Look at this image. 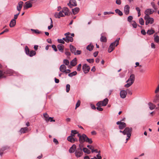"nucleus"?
Returning <instances> with one entry per match:
<instances>
[{
  "mask_svg": "<svg viewBox=\"0 0 159 159\" xmlns=\"http://www.w3.org/2000/svg\"><path fill=\"white\" fill-rule=\"evenodd\" d=\"M77 136L79 137V141L81 144L85 142L88 143L89 144H91L93 141L91 139L89 138L84 134L80 135V134H78Z\"/></svg>",
  "mask_w": 159,
  "mask_h": 159,
  "instance_id": "1",
  "label": "nucleus"
},
{
  "mask_svg": "<svg viewBox=\"0 0 159 159\" xmlns=\"http://www.w3.org/2000/svg\"><path fill=\"white\" fill-rule=\"evenodd\" d=\"M120 39V38H118L115 41L111 44L108 50L109 52H112L114 49L115 47L117 46L118 45Z\"/></svg>",
  "mask_w": 159,
  "mask_h": 159,
  "instance_id": "2",
  "label": "nucleus"
},
{
  "mask_svg": "<svg viewBox=\"0 0 159 159\" xmlns=\"http://www.w3.org/2000/svg\"><path fill=\"white\" fill-rule=\"evenodd\" d=\"M135 80V76L133 74H131L129 78L126 81L127 83L125 84V87L126 88H128L131 86L134 83Z\"/></svg>",
  "mask_w": 159,
  "mask_h": 159,
  "instance_id": "3",
  "label": "nucleus"
},
{
  "mask_svg": "<svg viewBox=\"0 0 159 159\" xmlns=\"http://www.w3.org/2000/svg\"><path fill=\"white\" fill-rule=\"evenodd\" d=\"M132 130V129L131 128L126 127L124 131H122L120 130V133H122L124 135L126 134L128 137L130 138L131 136V133Z\"/></svg>",
  "mask_w": 159,
  "mask_h": 159,
  "instance_id": "4",
  "label": "nucleus"
},
{
  "mask_svg": "<svg viewBox=\"0 0 159 159\" xmlns=\"http://www.w3.org/2000/svg\"><path fill=\"white\" fill-rule=\"evenodd\" d=\"M144 19L146 20L145 24L146 25H147L149 24H152L154 22L153 19L150 17L149 16H145Z\"/></svg>",
  "mask_w": 159,
  "mask_h": 159,
  "instance_id": "5",
  "label": "nucleus"
},
{
  "mask_svg": "<svg viewBox=\"0 0 159 159\" xmlns=\"http://www.w3.org/2000/svg\"><path fill=\"white\" fill-rule=\"evenodd\" d=\"M33 0H30L26 2L24 5V8L25 9H27L32 7V1Z\"/></svg>",
  "mask_w": 159,
  "mask_h": 159,
  "instance_id": "6",
  "label": "nucleus"
},
{
  "mask_svg": "<svg viewBox=\"0 0 159 159\" xmlns=\"http://www.w3.org/2000/svg\"><path fill=\"white\" fill-rule=\"evenodd\" d=\"M83 154L82 149H77L75 152V156L77 157H80Z\"/></svg>",
  "mask_w": 159,
  "mask_h": 159,
  "instance_id": "7",
  "label": "nucleus"
},
{
  "mask_svg": "<svg viewBox=\"0 0 159 159\" xmlns=\"http://www.w3.org/2000/svg\"><path fill=\"white\" fill-rule=\"evenodd\" d=\"M82 69L84 73H87L89 72L90 69V67L86 64H84L83 66Z\"/></svg>",
  "mask_w": 159,
  "mask_h": 159,
  "instance_id": "8",
  "label": "nucleus"
},
{
  "mask_svg": "<svg viewBox=\"0 0 159 159\" xmlns=\"http://www.w3.org/2000/svg\"><path fill=\"white\" fill-rule=\"evenodd\" d=\"M63 13L62 11H61L59 13H55L54 14V16L57 18H60L61 17H64L65 16Z\"/></svg>",
  "mask_w": 159,
  "mask_h": 159,
  "instance_id": "9",
  "label": "nucleus"
},
{
  "mask_svg": "<svg viewBox=\"0 0 159 159\" xmlns=\"http://www.w3.org/2000/svg\"><path fill=\"white\" fill-rule=\"evenodd\" d=\"M67 5L70 8H72L73 6H76L77 5L76 1L75 0H70Z\"/></svg>",
  "mask_w": 159,
  "mask_h": 159,
  "instance_id": "10",
  "label": "nucleus"
},
{
  "mask_svg": "<svg viewBox=\"0 0 159 159\" xmlns=\"http://www.w3.org/2000/svg\"><path fill=\"white\" fill-rule=\"evenodd\" d=\"M108 102V99L107 98H106L103 101H99L98 103H99L100 104H101L102 106H105L107 104Z\"/></svg>",
  "mask_w": 159,
  "mask_h": 159,
  "instance_id": "11",
  "label": "nucleus"
},
{
  "mask_svg": "<svg viewBox=\"0 0 159 159\" xmlns=\"http://www.w3.org/2000/svg\"><path fill=\"white\" fill-rule=\"evenodd\" d=\"M154 12V10L151 9H148L145 11V16H149V15L152 14Z\"/></svg>",
  "mask_w": 159,
  "mask_h": 159,
  "instance_id": "12",
  "label": "nucleus"
},
{
  "mask_svg": "<svg viewBox=\"0 0 159 159\" xmlns=\"http://www.w3.org/2000/svg\"><path fill=\"white\" fill-rule=\"evenodd\" d=\"M62 11L65 16H68L70 14L69 10L68 8L66 7H64L62 8Z\"/></svg>",
  "mask_w": 159,
  "mask_h": 159,
  "instance_id": "13",
  "label": "nucleus"
},
{
  "mask_svg": "<svg viewBox=\"0 0 159 159\" xmlns=\"http://www.w3.org/2000/svg\"><path fill=\"white\" fill-rule=\"evenodd\" d=\"M127 95V92L126 91L123 90H121L120 93V97L122 98H125Z\"/></svg>",
  "mask_w": 159,
  "mask_h": 159,
  "instance_id": "14",
  "label": "nucleus"
},
{
  "mask_svg": "<svg viewBox=\"0 0 159 159\" xmlns=\"http://www.w3.org/2000/svg\"><path fill=\"white\" fill-rule=\"evenodd\" d=\"M23 2L22 1L18 3V5L17 6L16 8L17 11L20 12L21 9L22 8Z\"/></svg>",
  "mask_w": 159,
  "mask_h": 159,
  "instance_id": "15",
  "label": "nucleus"
},
{
  "mask_svg": "<svg viewBox=\"0 0 159 159\" xmlns=\"http://www.w3.org/2000/svg\"><path fill=\"white\" fill-rule=\"evenodd\" d=\"M124 11L126 15L129 14V7L128 5H127L125 6L124 9Z\"/></svg>",
  "mask_w": 159,
  "mask_h": 159,
  "instance_id": "16",
  "label": "nucleus"
},
{
  "mask_svg": "<svg viewBox=\"0 0 159 159\" xmlns=\"http://www.w3.org/2000/svg\"><path fill=\"white\" fill-rule=\"evenodd\" d=\"M66 67L64 64L62 65L60 67V70L63 73H65L66 72Z\"/></svg>",
  "mask_w": 159,
  "mask_h": 159,
  "instance_id": "17",
  "label": "nucleus"
},
{
  "mask_svg": "<svg viewBox=\"0 0 159 159\" xmlns=\"http://www.w3.org/2000/svg\"><path fill=\"white\" fill-rule=\"evenodd\" d=\"M76 148V146L75 144H73L69 149V152L70 153H73L75 151Z\"/></svg>",
  "mask_w": 159,
  "mask_h": 159,
  "instance_id": "18",
  "label": "nucleus"
},
{
  "mask_svg": "<svg viewBox=\"0 0 159 159\" xmlns=\"http://www.w3.org/2000/svg\"><path fill=\"white\" fill-rule=\"evenodd\" d=\"M16 24V20L15 19H12L10 21L9 26L11 27H14Z\"/></svg>",
  "mask_w": 159,
  "mask_h": 159,
  "instance_id": "19",
  "label": "nucleus"
},
{
  "mask_svg": "<svg viewBox=\"0 0 159 159\" xmlns=\"http://www.w3.org/2000/svg\"><path fill=\"white\" fill-rule=\"evenodd\" d=\"M57 48L58 50L61 52H63L64 46L62 44H59L57 46Z\"/></svg>",
  "mask_w": 159,
  "mask_h": 159,
  "instance_id": "20",
  "label": "nucleus"
},
{
  "mask_svg": "<svg viewBox=\"0 0 159 159\" xmlns=\"http://www.w3.org/2000/svg\"><path fill=\"white\" fill-rule=\"evenodd\" d=\"M77 63V59L76 58H74L70 62V65L73 66H75Z\"/></svg>",
  "mask_w": 159,
  "mask_h": 159,
  "instance_id": "21",
  "label": "nucleus"
},
{
  "mask_svg": "<svg viewBox=\"0 0 159 159\" xmlns=\"http://www.w3.org/2000/svg\"><path fill=\"white\" fill-rule=\"evenodd\" d=\"M148 105L149 106V109L151 110L154 109L156 107V105L151 102H149Z\"/></svg>",
  "mask_w": 159,
  "mask_h": 159,
  "instance_id": "22",
  "label": "nucleus"
},
{
  "mask_svg": "<svg viewBox=\"0 0 159 159\" xmlns=\"http://www.w3.org/2000/svg\"><path fill=\"white\" fill-rule=\"evenodd\" d=\"M126 124L124 122H122L119 125V128L120 129H122L126 127Z\"/></svg>",
  "mask_w": 159,
  "mask_h": 159,
  "instance_id": "23",
  "label": "nucleus"
},
{
  "mask_svg": "<svg viewBox=\"0 0 159 159\" xmlns=\"http://www.w3.org/2000/svg\"><path fill=\"white\" fill-rule=\"evenodd\" d=\"M73 38L71 36H66V42L68 43L69 42H72L73 41Z\"/></svg>",
  "mask_w": 159,
  "mask_h": 159,
  "instance_id": "24",
  "label": "nucleus"
},
{
  "mask_svg": "<svg viewBox=\"0 0 159 159\" xmlns=\"http://www.w3.org/2000/svg\"><path fill=\"white\" fill-rule=\"evenodd\" d=\"M96 106L97 107H96V109L99 111H103V109L101 107L102 106L101 104H100L99 103H97L96 104Z\"/></svg>",
  "mask_w": 159,
  "mask_h": 159,
  "instance_id": "25",
  "label": "nucleus"
},
{
  "mask_svg": "<svg viewBox=\"0 0 159 159\" xmlns=\"http://www.w3.org/2000/svg\"><path fill=\"white\" fill-rule=\"evenodd\" d=\"M79 8L78 7H75L74 9H72L73 14L74 15L76 14L79 11Z\"/></svg>",
  "mask_w": 159,
  "mask_h": 159,
  "instance_id": "26",
  "label": "nucleus"
},
{
  "mask_svg": "<svg viewBox=\"0 0 159 159\" xmlns=\"http://www.w3.org/2000/svg\"><path fill=\"white\" fill-rule=\"evenodd\" d=\"M100 41L101 42H106L107 41L106 38L103 36L102 34H101V37L100 38Z\"/></svg>",
  "mask_w": 159,
  "mask_h": 159,
  "instance_id": "27",
  "label": "nucleus"
},
{
  "mask_svg": "<svg viewBox=\"0 0 159 159\" xmlns=\"http://www.w3.org/2000/svg\"><path fill=\"white\" fill-rule=\"evenodd\" d=\"M93 47V46L90 44L86 48L88 50L90 51H91L92 50Z\"/></svg>",
  "mask_w": 159,
  "mask_h": 159,
  "instance_id": "28",
  "label": "nucleus"
},
{
  "mask_svg": "<svg viewBox=\"0 0 159 159\" xmlns=\"http://www.w3.org/2000/svg\"><path fill=\"white\" fill-rule=\"evenodd\" d=\"M70 48L71 52L73 53H74L76 51L75 48L71 45H70Z\"/></svg>",
  "mask_w": 159,
  "mask_h": 159,
  "instance_id": "29",
  "label": "nucleus"
},
{
  "mask_svg": "<svg viewBox=\"0 0 159 159\" xmlns=\"http://www.w3.org/2000/svg\"><path fill=\"white\" fill-rule=\"evenodd\" d=\"M43 116L45 119V120L47 122L49 121V116L47 113H45L43 114Z\"/></svg>",
  "mask_w": 159,
  "mask_h": 159,
  "instance_id": "30",
  "label": "nucleus"
},
{
  "mask_svg": "<svg viewBox=\"0 0 159 159\" xmlns=\"http://www.w3.org/2000/svg\"><path fill=\"white\" fill-rule=\"evenodd\" d=\"M67 140L72 143H74L75 142L74 138L71 136H68L67 138Z\"/></svg>",
  "mask_w": 159,
  "mask_h": 159,
  "instance_id": "31",
  "label": "nucleus"
},
{
  "mask_svg": "<svg viewBox=\"0 0 159 159\" xmlns=\"http://www.w3.org/2000/svg\"><path fill=\"white\" fill-rule=\"evenodd\" d=\"M36 52L34 50H32L30 52L29 54H28V55H29L30 57H33L36 54Z\"/></svg>",
  "mask_w": 159,
  "mask_h": 159,
  "instance_id": "32",
  "label": "nucleus"
},
{
  "mask_svg": "<svg viewBox=\"0 0 159 159\" xmlns=\"http://www.w3.org/2000/svg\"><path fill=\"white\" fill-rule=\"evenodd\" d=\"M154 40L155 42L157 43H158L159 42V36L155 34L154 35Z\"/></svg>",
  "mask_w": 159,
  "mask_h": 159,
  "instance_id": "33",
  "label": "nucleus"
},
{
  "mask_svg": "<svg viewBox=\"0 0 159 159\" xmlns=\"http://www.w3.org/2000/svg\"><path fill=\"white\" fill-rule=\"evenodd\" d=\"M28 129L27 127L22 128L20 129V131L21 133H25V131H27Z\"/></svg>",
  "mask_w": 159,
  "mask_h": 159,
  "instance_id": "34",
  "label": "nucleus"
},
{
  "mask_svg": "<svg viewBox=\"0 0 159 159\" xmlns=\"http://www.w3.org/2000/svg\"><path fill=\"white\" fill-rule=\"evenodd\" d=\"M155 33V31L152 29L148 30L147 32V33L149 35H151Z\"/></svg>",
  "mask_w": 159,
  "mask_h": 159,
  "instance_id": "35",
  "label": "nucleus"
},
{
  "mask_svg": "<svg viewBox=\"0 0 159 159\" xmlns=\"http://www.w3.org/2000/svg\"><path fill=\"white\" fill-rule=\"evenodd\" d=\"M31 31L33 32L34 33L37 34H40L41 33V31H39L38 30H34L33 29H31Z\"/></svg>",
  "mask_w": 159,
  "mask_h": 159,
  "instance_id": "36",
  "label": "nucleus"
},
{
  "mask_svg": "<svg viewBox=\"0 0 159 159\" xmlns=\"http://www.w3.org/2000/svg\"><path fill=\"white\" fill-rule=\"evenodd\" d=\"M115 12L118 13V15L120 16H121L123 15V13L122 11H121L119 9H116L115 10Z\"/></svg>",
  "mask_w": 159,
  "mask_h": 159,
  "instance_id": "37",
  "label": "nucleus"
},
{
  "mask_svg": "<svg viewBox=\"0 0 159 159\" xmlns=\"http://www.w3.org/2000/svg\"><path fill=\"white\" fill-rule=\"evenodd\" d=\"M83 151L84 152L88 154H89L90 153V151L87 148H84Z\"/></svg>",
  "mask_w": 159,
  "mask_h": 159,
  "instance_id": "38",
  "label": "nucleus"
},
{
  "mask_svg": "<svg viewBox=\"0 0 159 159\" xmlns=\"http://www.w3.org/2000/svg\"><path fill=\"white\" fill-rule=\"evenodd\" d=\"M50 19L51 20V24L50 26H48V30H50L51 29H52L53 26V22L52 20V19L51 18H50Z\"/></svg>",
  "mask_w": 159,
  "mask_h": 159,
  "instance_id": "39",
  "label": "nucleus"
},
{
  "mask_svg": "<svg viewBox=\"0 0 159 159\" xmlns=\"http://www.w3.org/2000/svg\"><path fill=\"white\" fill-rule=\"evenodd\" d=\"M25 48L26 54L28 55V54H29L30 50L28 46H25Z\"/></svg>",
  "mask_w": 159,
  "mask_h": 159,
  "instance_id": "40",
  "label": "nucleus"
},
{
  "mask_svg": "<svg viewBox=\"0 0 159 159\" xmlns=\"http://www.w3.org/2000/svg\"><path fill=\"white\" fill-rule=\"evenodd\" d=\"M77 74V73L76 71H74L71 73H69L68 74V76L70 77H72L73 76Z\"/></svg>",
  "mask_w": 159,
  "mask_h": 159,
  "instance_id": "41",
  "label": "nucleus"
},
{
  "mask_svg": "<svg viewBox=\"0 0 159 159\" xmlns=\"http://www.w3.org/2000/svg\"><path fill=\"white\" fill-rule=\"evenodd\" d=\"M63 63L66 66L69 65V61L66 59H64L63 61Z\"/></svg>",
  "mask_w": 159,
  "mask_h": 159,
  "instance_id": "42",
  "label": "nucleus"
},
{
  "mask_svg": "<svg viewBox=\"0 0 159 159\" xmlns=\"http://www.w3.org/2000/svg\"><path fill=\"white\" fill-rule=\"evenodd\" d=\"M139 22L140 25H143L144 24V21L143 19L142 18H140L139 20Z\"/></svg>",
  "mask_w": 159,
  "mask_h": 159,
  "instance_id": "43",
  "label": "nucleus"
},
{
  "mask_svg": "<svg viewBox=\"0 0 159 159\" xmlns=\"http://www.w3.org/2000/svg\"><path fill=\"white\" fill-rule=\"evenodd\" d=\"M131 24L134 28H136L137 27V24L135 21H132Z\"/></svg>",
  "mask_w": 159,
  "mask_h": 159,
  "instance_id": "44",
  "label": "nucleus"
},
{
  "mask_svg": "<svg viewBox=\"0 0 159 159\" xmlns=\"http://www.w3.org/2000/svg\"><path fill=\"white\" fill-rule=\"evenodd\" d=\"M70 84H67L66 85V92L67 93H68L69 91L70 90Z\"/></svg>",
  "mask_w": 159,
  "mask_h": 159,
  "instance_id": "45",
  "label": "nucleus"
},
{
  "mask_svg": "<svg viewBox=\"0 0 159 159\" xmlns=\"http://www.w3.org/2000/svg\"><path fill=\"white\" fill-rule=\"evenodd\" d=\"M80 104V100L78 101L75 106V109L79 107Z\"/></svg>",
  "mask_w": 159,
  "mask_h": 159,
  "instance_id": "46",
  "label": "nucleus"
},
{
  "mask_svg": "<svg viewBox=\"0 0 159 159\" xmlns=\"http://www.w3.org/2000/svg\"><path fill=\"white\" fill-rule=\"evenodd\" d=\"M5 77L4 75V73L2 71L0 70V78Z\"/></svg>",
  "mask_w": 159,
  "mask_h": 159,
  "instance_id": "47",
  "label": "nucleus"
},
{
  "mask_svg": "<svg viewBox=\"0 0 159 159\" xmlns=\"http://www.w3.org/2000/svg\"><path fill=\"white\" fill-rule=\"evenodd\" d=\"M114 14V12L109 11V12H107V11H105L104 12V14L105 15H109L110 14Z\"/></svg>",
  "mask_w": 159,
  "mask_h": 159,
  "instance_id": "48",
  "label": "nucleus"
},
{
  "mask_svg": "<svg viewBox=\"0 0 159 159\" xmlns=\"http://www.w3.org/2000/svg\"><path fill=\"white\" fill-rule=\"evenodd\" d=\"M133 18V17L132 16H129L128 17L127 20L129 22H130L131 20H132Z\"/></svg>",
  "mask_w": 159,
  "mask_h": 159,
  "instance_id": "49",
  "label": "nucleus"
},
{
  "mask_svg": "<svg viewBox=\"0 0 159 159\" xmlns=\"http://www.w3.org/2000/svg\"><path fill=\"white\" fill-rule=\"evenodd\" d=\"M57 41L59 43H61L62 44H64L65 42L63 39H57Z\"/></svg>",
  "mask_w": 159,
  "mask_h": 159,
  "instance_id": "50",
  "label": "nucleus"
},
{
  "mask_svg": "<svg viewBox=\"0 0 159 159\" xmlns=\"http://www.w3.org/2000/svg\"><path fill=\"white\" fill-rule=\"evenodd\" d=\"M81 53V51L80 50H77L76 52H75L74 54L75 55H80Z\"/></svg>",
  "mask_w": 159,
  "mask_h": 159,
  "instance_id": "51",
  "label": "nucleus"
},
{
  "mask_svg": "<svg viewBox=\"0 0 159 159\" xmlns=\"http://www.w3.org/2000/svg\"><path fill=\"white\" fill-rule=\"evenodd\" d=\"M87 61L90 63H92L94 62V59H87Z\"/></svg>",
  "mask_w": 159,
  "mask_h": 159,
  "instance_id": "52",
  "label": "nucleus"
},
{
  "mask_svg": "<svg viewBox=\"0 0 159 159\" xmlns=\"http://www.w3.org/2000/svg\"><path fill=\"white\" fill-rule=\"evenodd\" d=\"M52 48H53L55 52H57V51L56 47L55 45H52Z\"/></svg>",
  "mask_w": 159,
  "mask_h": 159,
  "instance_id": "53",
  "label": "nucleus"
},
{
  "mask_svg": "<svg viewBox=\"0 0 159 159\" xmlns=\"http://www.w3.org/2000/svg\"><path fill=\"white\" fill-rule=\"evenodd\" d=\"M151 4L153 8H154L155 10L157 9V8L156 7L154 2H151Z\"/></svg>",
  "mask_w": 159,
  "mask_h": 159,
  "instance_id": "54",
  "label": "nucleus"
},
{
  "mask_svg": "<svg viewBox=\"0 0 159 159\" xmlns=\"http://www.w3.org/2000/svg\"><path fill=\"white\" fill-rule=\"evenodd\" d=\"M81 64H79L77 67V70L78 71H80V70H81Z\"/></svg>",
  "mask_w": 159,
  "mask_h": 159,
  "instance_id": "55",
  "label": "nucleus"
},
{
  "mask_svg": "<svg viewBox=\"0 0 159 159\" xmlns=\"http://www.w3.org/2000/svg\"><path fill=\"white\" fill-rule=\"evenodd\" d=\"M19 14H20V12H19L16 15H14V19H15V20L16 19H17L18 16Z\"/></svg>",
  "mask_w": 159,
  "mask_h": 159,
  "instance_id": "56",
  "label": "nucleus"
},
{
  "mask_svg": "<svg viewBox=\"0 0 159 159\" xmlns=\"http://www.w3.org/2000/svg\"><path fill=\"white\" fill-rule=\"evenodd\" d=\"M53 117H49V121L50 122H55V120H54L52 119Z\"/></svg>",
  "mask_w": 159,
  "mask_h": 159,
  "instance_id": "57",
  "label": "nucleus"
},
{
  "mask_svg": "<svg viewBox=\"0 0 159 159\" xmlns=\"http://www.w3.org/2000/svg\"><path fill=\"white\" fill-rule=\"evenodd\" d=\"M97 159H101L102 157L101 156V154H98L96 156Z\"/></svg>",
  "mask_w": 159,
  "mask_h": 159,
  "instance_id": "58",
  "label": "nucleus"
},
{
  "mask_svg": "<svg viewBox=\"0 0 159 159\" xmlns=\"http://www.w3.org/2000/svg\"><path fill=\"white\" fill-rule=\"evenodd\" d=\"M53 141L56 144H58V140L54 138L53 139Z\"/></svg>",
  "mask_w": 159,
  "mask_h": 159,
  "instance_id": "59",
  "label": "nucleus"
},
{
  "mask_svg": "<svg viewBox=\"0 0 159 159\" xmlns=\"http://www.w3.org/2000/svg\"><path fill=\"white\" fill-rule=\"evenodd\" d=\"M80 144L79 146V147L77 148V149H82V148L83 147V145L81 144Z\"/></svg>",
  "mask_w": 159,
  "mask_h": 159,
  "instance_id": "60",
  "label": "nucleus"
},
{
  "mask_svg": "<svg viewBox=\"0 0 159 159\" xmlns=\"http://www.w3.org/2000/svg\"><path fill=\"white\" fill-rule=\"evenodd\" d=\"M141 33L143 35H145L146 34V32L144 30H142L141 31Z\"/></svg>",
  "mask_w": 159,
  "mask_h": 159,
  "instance_id": "61",
  "label": "nucleus"
},
{
  "mask_svg": "<svg viewBox=\"0 0 159 159\" xmlns=\"http://www.w3.org/2000/svg\"><path fill=\"white\" fill-rule=\"evenodd\" d=\"M71 133H72L74 134H78V133L76 130H72L71 131Z\"/></svg>",
  "mask_w": 159,
  "mask_h": 159,
  "instance_id": "62",
  "label": "nucleus"
},
{
  "mask_svg": "<svg viewBox=\"0 0 159 159\" xmlns=\"http://www.w3.org/2000/svg\"><path fill=\"white\" fill-rule=\"evenodd\" d=\"M159 91V85H158L156 90L155 91V93H157Z\"/></svg>",
  "mask_w": 159,
  "mask_h": 159,
  "instance_id": "63",
  "label": "nucleus"
},
{
  "mask_svg": "<svg viewBox=\"0 0 159 159\" xmlns=\"http://www.w3.org/2000/svg\"><path fill=\"white\" fill-rule=\"evenodd\" d=\"M98 53V51L95 52H94V53H93V56H94L95 57H96L97 56Z\"/></svg>",
  "mask_w": 159,
  "mask_h": 159,
  "instance_id": "64",
  "label": "nucleus"
}]
</instances>
